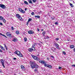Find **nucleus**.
Listing matches in <instances>:
<instances>
[{"instance_id":"obj_1","label":"nucleus","mask_w":75,"mask_h":75,"mask_svg":"<svg viewBox=\"0 0 75 75\" xmlns=\"http://www.w3.org/2000/svg\"><path fill=\"white\" fill-rule=\"evenodd\" d=\"M31 67L33 69H34V68H38V66L36 64L35 62H32V64H31Z\"/></svg>"},{"instance_id":"obj_12","label":"nucleus","mask_w":75,"mask_h":75,"mask_svg":"<svg viewBox=\"0 0 75 75\" xmlns=\"http://www.w3.org/2000/svg\"><path fill=\"white\" fill-rule=\"evenodd\" d=\"M28 51L29 52H32L33 50L31 48H30L28 49Z\"/></svg>"},{"instance_id":"obj_14","label":"nucleus","mask_w":75,"mask_h":75,"mask_svg":"<svg viewBox=\"0 0 75 75\" xmlns=\"http://www.w3.org/2000/svg\"><path fill=\"white\" fill-rule=\"evenodd\" d=\"M24 3L25 4L28 5V3L27 1H24Z\"/></svg>"},{"instance_id":"obj_41","label":"nucleus","mask_w":75,"mask_h":75,"mask_svg":"<svg viewBox=\"0 0 75 75\" xmlns=\"http://www.w3.org/2000/svg\"><path fill=\"white\" fill-rule=\"evenodd\" d=\"M31 14L32 15H33V14H34V12H33L31 13Z\"/></svg>"},{"instance_id":"obj_31","label":"nucleus","mask_w":75,"mask_h":75,"mask_svg":"<svg viewBox=\"0 0 75 75\" xmlns=\"http://www.w3.org/2000/svg\"><path fill=\"white\" fill-rule=\"evenodd\" d=\"M24 40L25 42H26V41H27V38H26L25 37L24 38Z\"/></svg>"},{"instance_id":"obj_32","label":"nucleus","mask_w":75,"mask_h":75,"mask_svg":"<svg viewBox=\"0 0 75 75\" xmlns=\"http://www.w3.org/2000/svg\"><path fill=\"white\" fill-rule=\"evenodd\" d=\"M48 67L49 68H52V66L50 65H49Z\"/></svg>"},{"instance_id":"obj_42","label":"nucleus","mask_w":75,"mask_h":75,"mask_svg":"<svg viewBox=\"0 0 75 75\" xmlns=\"http://www.w3.org/2000/svg\"><path fill=\"white\" fill-rule=\"evenodd\" d=\"M56 40L57 41H58V40H59V38H56Z\"/></svg>"},{"instance_id":"obj_55","label":"nucleus","mask_w":75,"mask_h":75,"mask_svg":"<svg viewBox=\"0 0 75 75\" xmlns=\"http://www.w3.org/2000/svg\"><path fill=\"white\" fill-rule=\"evenodd\" d=\"M2 36H3L4 37V36L5 35H4L2 34Z\"/></svg>"},{"instance_id":"obj_37","label":"nucleus","mask_w":75,"mask_h":75,"mask_svg":"<svg viewBox=\"0 0 75 75\" xmlns=\"http://www.w3.org/2000/svg\"><path fill=\"white\" fill-rule=\"evenodd\" d=\"M38 70V69H35V71H37Z\"/></svg>"},{"instance_id":"obj_22","label":"nucleus","mask_w":75,"mask_h":75,"mask_svg":"<svg viewBox=\"0 0 75 75\" xmlns=\"http://www.w3.org/2000/svg\"><path fill=\"white\" fill-rule=\"evenodd\" d=\"M45 31H43L42 33V35H45Z\"/></svg>"},{"instance_id":"obj_3","label":"nucleus","mask_w":75,"mask_h":75,"mask_svg":"<svg viewBox=\"0 0 75 75\" xmlns=\"http://www.w3.org/2000/svg\"><path fill=\"white\" fill-rule=\"evenodd\" d=\"M32 57L34 59L36 60V61H38V60H39V58L37 57L34 55H32Z\"/></svg>"},{"instance_id":"obj_29","label":"nucleus","mask_w":75,"mask_h":75,"mask_svg":"<svg viewBox=\"0 0 75 75\" xmlns=\"http://www.w3.org/2000/svg\"><path fill=\"white\" fill-rule=\"evenodd\" d=\"M21 13H25V11L23 10H22L21 11Z\"/></svg>"},{"instance_id":"obj_9","label":"nucleus","mask_w":75,"mask_h":75,"mask_svg":"<svg viewBox=\"0 0 75 75\" xmlns=\"http://www.w3.org/2000/svg\"><path fill=\"white\" fill-rule=\"evenodd\" d=\"M12 41L14 42H17V39L16 38H15L12 40Z\"/></svg>"},{"instance_id":"obj_2","label":"nucleus","mask_w":75,"mask_h":75,"mask_svg":"<svg viewBox=\"0 0 75 75\" xmlns=\"http://www.w3.org/2000/svg\"><path fill=\"white\" fill-rule=\"evenodd\" d=\"M14 54H16L18 56H19L20 57H23V55L22 54H21V52H20L19 51H16V52H14Z\"/></svg>"},{"instance_id":"obj_38","label":"nucleus","mask_w":75,"mask_h":75,"mask_svg":"<svg viewBox=\"0 0 75 75\" xmlns=\"http://www.w3.org/2000/svg\"><path fill=\"white\" fill-rule=\"evenodd\" d=\"M49 65H50L48 64H47V65H46L47 67H48L49 66Z\"/></svg>"},{"instance_id":"obj_53","label":"nucleus","mask_w":75,"mask_h":75,"mask_svg":"<svg viewBox=\"0 0 75 75\" xmlns=\"http://www.w3.org/2000/svg\"><path fill=\"white\" fill-rule=\"evenodd\" d=\"M40 31V29H38V31Z\"/></svg>"},{"instance_id":"obj_44","label":"nucleus","mask_w":75,"mask_h":75,"mask_svg":"<svg viewBox=\"0 0 75 75\" xmlns=\"http://www.w3.org/2000/svg\"><path fill=\"white\" fill-rule=\"evenodd\" d=\"M47 60H49V59H50V58H49V57H47Z\"/></svg>"},{"instance_id":"obj_7","label":"nucleus","mask_w":75,"mask_h":75,"mask_svg":"<svg viewBox=\"0 0 75 75\" xmlns=\"http://www.w3.org/2000/svg\"><path fill=\"white\" fill-rule=\"evenodd\" d=\"M28 33L29 34H32L33 33H34V31H33V30H30L29 31H28Z\"/></svg>"},{"instance_id":"obj_56","label":"nucleus","mask_w":75,"mask_h":75,"mask_svg":"<svg viewBox=\"0 0 75 75\" xmlns=\"http://www.w3.org/2000/svg\"><path fill=\"white\" fill-rule=\"evenodd\" d=\"M4 37H6V38H7V37H6V36L5 35L4 36Z\"/></svg>"},{"instance_id":"obj_39","label":"nucleus","mask_w":75,"mask_h":75,"mask_svg":"<svg viewBox=\"0 0 75 75\" xmlns=\"http://www.w3.org/2000/svg\"><path fill=\"white\" fill-rule=\"evenodd\" d=\"M44 66L45 67H47V64H44Z\"/></svg>"},{"instance_id":"obj_63","label":"nucleus","mask_w":75,"mask_h":75,"mask_svg":"<svg viewBox=\"0 0 75 75\" xmlns=\"http://www.w3.org/2000/svg\"><path fill=\"white\" fill-rule=\"evenodd\" d=\"M32 46H33V47H34V45H33Z\"/></svg>"},{"instance_id":"obj_60","label":"nucleus","mask_w":75,"mask_h":75,"mask_svg":"<svg viewBox=\"0 0 75 75\" xmlns=\"http://www.w3.org/2000/svg\"><path fill=\"white\" fill-rule=\"evenodd\" d=\"M34 47L33 46H32V47H31L32 48H34Z\"/></svg>"},{"instance_id":"obj_33","label":"nucleus","mask_w":75,"mask_h":75,"mask_svg":"<svg viewBox=\"0 0 75 75\" xmlns=\"http://www.w3.org/2000/svg\"><path fill=\"white\" fill-rule=\"evenodd\" d=\"M63 53L64 55H66V53L65 51H63Z\"/></svg>"},{"instance_id":"obj_35","label":"nucleus","mask_w":75,"mask_h":75,"mask_svg":"<svg viewBox=\"0 0 75 75\" xmlns=\"http://www.w3.org/2000/svg\"><path fill=\"white\" fill-rule=\"evenodd\" d=\"M11 29L12 30H14V27H12L11 28Z\"/></svg>"},{"instance_id":"obj_18","label":"nucleus","mask_w":75,"mask_h":75,"mask_svg":"<svg viewBox=\"0 0 75 75\" xmlns=\"http://www.w3.org/2000/svg\"><path fill=\"white\" fill-rule=\"evenodd\" d=\"M70 5L71 6V7H74V5H72V4L70 3Z\"/></svg>"},{"instance_id":"obj_21","label":"nucleus","mask_w":75,"mask_h":75,"mask_svg":"<svg viewBox=\"0 0 75 75\" xmlns=\"http://www.w3.org/2000/svg\"><path fill=\"white\" fill-rule=\"evenodd\" d=\"M2 20H3V22L4 23H6V20H5V19L3 18Z\"/></svg>"},{"instance_id":"obj_46","label":"nucleus","mask_w":75,"mask_h":75,"mask_svg":"<svg viewBox=\"0 0 75 75\" xmlns=\"http://www.w3.org/2000/svg\"><path fill=\"white\" fill-rule=\"evenodd\" d=\"M0 25H3V23H0Z\"/></svg>"},{"instance_id":"obj_25","label":"nucleus","mask_w":75,"mask_h":75,"mask_svg":"<svg viewBox=\"0 0 75 75\" xmlns=\"http://www.w3.org/2000/svg\"><path fill=\"white\" fill-rule=\"evenodd\" d=\"M9 37H12V35L11 34H9V35L8 36Z\"/></svg>"},{"instance_id":"obj_52","label":"nucleus","mask_w":75,"mask_h":75,"mask_svg":"<svg viewBox=\"0 0 75 75\" xmlns=\"http://www.w3.org/2000/svg\"><path fill=\"white\" fill-rule=\"evenodd\" d=\"M2 72V70H1L0 69V72Z\"/></svg>"},{"instance_id":"obj_13","label":"nucleus","mask_w":75,"mask_h":75,"mask_svg":"<svg viewBox=\"0 0 75 75\" xmlns=\"http://www.w3.org/2000/svg\"><path fill=\"white\" fill-rule=\"evenodd\" d=\"M35 18H40V16H35Z\"/></svg>"},{"instance_id":"obj_26","label":"nucleus","mask_w":75,"mask_h":75,"mask_svg":"<svg viewBox=\"0 0 75 75\" xmlns=\"http://www.w3.org/2000/svg\"><path fill=\"white\" fill-rule=\"evenodd\" d=\"M4 45L5 46V48H6V50H7V47L6 46V45Z\"/></svg>"},{"instance_id":"obj_58","label":"nucleus","mask_w":75,"mask_h":75,"mask_svg":"<svg viewBox=\"0 0 75 75\" xmlns=\"http://www.w3.org/2000/svg\"><path fill=\"white\" fill-rule=\"evenodd\" d=\"M44 30V29H41V31H42Z\"/></svg>"},{"instance_id":"obj_20","label":"nucleus","mask_w":75,"mask_h":75,"mask_svg":"<svg viewBox=\"0 0 75 75\" xmlns=\"http://www.w3.org/2000/svg\"><path fill=\"white\" fill-rule=\"evenodd\" d=\"M29 3H30L31 4H33V2H32V1L31 0H29L28 1Z\"/></svg>"},{"instance_id":"obj_51","label":"nucleus","mask_w":75,"mask_h":75,"mask_svg":"<svg viewBox=\"0 0 75 75\" xmlns=\"http://www.w3.org/2000/svg\"><path fill=\"white\" fill-rule=\"evenodd\" d=\"M51 57H52V58H54V56H51Z\"/></svg>"},{"instance_id":"obj_23","label":"nucleus","mask_w":75,"mask_h":75,"mask_svg":"<svg viewBox=\"0 0 75 75\" xmlns=\"http://www.w3.org/2000/svg\"><path fill=\"white\" fill-rule=\"evenodd\" d=\"M18 10H19V11H22V9H21V8H19L18 9Z\"/></svg>"},{"instance_id":"obj_6","label":"nucleus","mask_w":75,"mask_h":75,"mask_svg":"<svg viewBox=\"0 0 75 75\" xmlns=\"http://www.w3.org/2000/svg\"><path fill=\"white\" fill-rule=\"evenodd\" d=\"M1 62L2 65L3 66L4 68H5V66H4V60L2 59H1L0 60Z\"/></svg>"},{"instance_id":"obj_61","label":"nucleus","mask_w":75,"mask_h":75,"mask_svg":"<svg viewBox=\"0 0 75 75\" xmlns=\"http://www.w3.org/2000/svg\"><path fill=\"white\" fill-rule=\"evenodd\" d=\"M54 50H56V49L55 48H54Z\"/></svg>"},{"instance_id":"obj_64","label":"nucleus","mask_w":75,"mask_h":75,"mask_svg":"<svg viewBox=\"0 0 75 75\" xmlns=\"http://www.w3.org/2000/svg\"><path fill=\"white\" fill-rule=\"evenodd\" d=\"M53 52H55L54 51V50H53Z\"/></svg>"},{"instance_id":"obj_5","label":"nucleus","mask_w":75,"mask_h":75,"mask_svg":"<svg viewBox=\"0 0 75 75\" xmlns=\"http://www.w3.org/2000/svg\"><path fill=\"white\" fill-rule=\"evenodd\" d=\"M0 7L3 9H5V8H6V6L2 4H0Z\"/></svg>"},{"instance_id":"obj_4","label":"nucleus","mask_w":75,"mask_h":75,"mask_svg":"<svg viewBox=\"0 0 75 75\" xmlns=\"http://www.w3.org/2000/svg\"><path fill=\"white\" fill-rule=\"evenodd\" d=\"M16 16L18 18V19H19L20 20H22V18L21 17V16L20 14H16Z\"/></svg>"},{"instance_id":"obj_50","label":"nucleus","mask_w":75,"mask_h":75,"mask_svg":"<svg viewBox=\"0 0 75 75\" xmlns=\"http://www.w3.org/2000/svg\"><path fill=\"white\" fill-rule=\"evenodd\" d=\"M0 52H2V50H1L0 49Z\"/></svg>"},{"instance_id":"obj_34","label":"nucleus","mask_w":75,"mask_h":75,"mask_svg":"<svg viewBox=\"0 0 75 75\" xmlns=\"http://www.w3.org/2000/svg\"><path fill=\"white\" fill-rule=\"evenodd\" d=\"M55 24L56 25H58V22H55Z\"/></svg>"},{"instance_id":"obj_16","label":"nucleus","mask_w":75,"mask_h":75,"mask_svg":"<svg viewBox=\"0 0 75 75\" xmlns=\"http://www.w3.org/2000/svg\"><path fill=\"white\" fill-rule=\"evenodd\" d=\"M74 48V45H71L70 46L71 48Z\"/></svg>"},{"instance_id":"obj_24","label":"nucleus","mask_w":75,"mask_h":75,"mask_svg":"<svg viewBox=\"0 0 75 75\" xmlns=\"http://www.w3.org/2000/svg\"><path fill=\"white\" fill-rule=\"evenodd\" d=\"M10 33L9 32H8L6 33V35L7 36H8L10 34Z\"/></svg>"},{"instance_id":"obj_40","label":"nucleus","mask_w":75,"mask_h":75,"mask_svg":"<svg viewBox=\"0 0 75 75\" xmlns=\"http://www.w3.org/2000/svg\"><path fill=\"white\" fill-rule=\"evenodd\" d=\"M57 49H59V46H57L56 47Z\"/></svg>"},{"instance_id":"obj_30","label":"nucleus","mask_w":75,"mask_h":75,"mask_svg":"<svg viewBox=\"0 0 75 75\" xmlns=\"http://www.w3.org/2000/svg\"><path fill=\"white\" fill-rule=\"evenodd\" d=\"M32 1L33 3H35L37 1V0H32Z\"/></svg>"},{"instance_id":"obj_43","label":"nucleus","mask_w":75,"mask_h":75,"mask_svg":"<svg viewBox=\"0 0 75 75\" xmlns=\"http://www.w3.org/2000/svg\"><path fill=\"white\" fill-rule=\"evenodd\" d=\"M50 38V37H48V36H47L46 37V38L47 39H48V38Z\"/></svg>"},{"instance_id":"obj_62","label":"nucleus","mask_w":75,"mask_h":75,"mask_svg":"<svg viewBox=\"0 0 75 75\" xmlns=\"http://www.w3.org/2000/svg\"><path fill=\"white\" fill-rule=\"evenodd\" d=\"M32 46H33V47H34V45H33Z\"/></svg>"},{"instance_id":"obj_36","label":"nucleus","mask_w":75,"mask_h":75,"mask_svg":"<svg viewBox=\"0 0 75 75\" xmlns=\"http://www.w3.org/2000/svg\"><path fill=\"white\" fill-rule=\"evenodd\" d=\"M28 23H29V22H28V21L26 24V25H28Z\"/></svg>"},{"instance_id":"obj_59","label":"nucleus","mask_w":75,"mask_h":75,"mask_svg":"<svg viewBox=\"0 0 75 75\" xmlns=\"http://www.w3.org/2000/svg\"><path fill=\"white\" fill-rule=\"evenodd\" d=\"M74 52H75V48L74 49Z\"/></svg>"},{"instance_id":"obj_54","label":"nucleus","mask_w":75,"mask_h":75,"mask_svg":"<svg viewBox=\"0 0 75 75\" xmlns=\"http://www.w3.org/2000/svg\"><path fill=\"white\" fill-rule=\"evenodd\" d=\"M2 33H0V35H2Z\"/></svg>"},{"instance_id":"obj_8","label":"nucleus","mask_w":75,"mask_h":75,"mask_svg":"<svg viewBox=\"0 0 75 75\" xmlns=\"http://www.w3.org/2000/svg\"><path fill=\"white\" fill-rule=\"evenodd\" d=\"M39 62L40 63H42V64H46V62H45V61L43 60L40 61Z\"/></svg>"},{"instance_id":"obj_27","label":"nucleus","mask_w":75,"mask_h":75,"mask_svg":"<svg viewBox=\"0 0 75 75\" xmlns=\"http://www.w3.org/2000/svg\"><path fill=\"white\" fill-rule=\"evenodd\" d=\"M4 18L2 17V16H0V20H2Z\"/></svg>"},{"instance_id":"obj_28","label":"nucleus","mask_w":75,"mask_h":75,"mask_svg":"<svg viewBox=\"0 0 75 75\" xmlns=\"http://www.w3.org/2000/svg\"><path fill=\"white\" fill-rule=\"evenodd\" d=\"M16 33L17 34H19V33H20L19 32V31H17L16 32Z\"/></svg>"},{"instance_id":"obj_57","label":"nucleus","mask_w":75,"mask_h":75,"mask_svg":"<svg viewBox=\"0 0 75 75\" xmlns=\"http://www.w3.org/2000/svg\"><path fill=\"white\" fill-rule=\"evenodd\" d=\"M27 8H25V11H26L27 10Z\"/></svg>"},{"instance_id":"obj_49","label":"nucleus","mask_w":75,"mask_h":75,"mask_svg":"<svg viewBox=\"0 0 75 75\" xmlns=\"http://www.w3.org/2000/svg\"><path fill=\"white\" fill-rule=\"evenodd\" d=\"M72 67H75V65H74V64L72 65Z\"/></svg>"},{"instance_id":"obj_47","label":"nucleus","mask_w":75,"mask_h":75,"mask_svg":"<svg viewBox=\"0 0 75 75\" xmlns=\"http://www.w3.org/2000/svg\"><path fill=\"white\" fill-rule=\"evenodd\" d=\"M61 68H62V67H59V68H58V69H61Z\"/></svg>"},{"instance_id":"obj_17","label":"nucleus","mask_w":75,"mask_h":75,"mask_svg":"<svg viewBox=\"0 0 75 75\" xmlns=\"http://www.w3.org/2000/svg\"><path fill=\"white\" fill-rule=\"evenodd\" d=\"M32 50V51H35V47H33L32 48H31Z\"/></svg>"},{"instance_id":"obj_11","label":"nucleus","mask_w":75,"mask_h":75,"mask_svg":"<svg viewBox=\"0 0 75 75\" xmlns=\"http://www.w3.org/2000/svg\"><path fill=\"white\" fill-rule=\"evenodd\" d=\"M0 47L1 48V49L2 50H4V51H5V49L3 47V46H2L1 45H0Z\"/></svg>"},{"instance_id":"obj_15","label":"nucleus","mask_w":75,"mask_h":75,"mask_svg":"<svg viewBox=\"0 0 75 75\" xmlns=\"http://www.w3.org/2000/svg\"><path fill=\"white\" fill-rule=\"evenodd\" d=\"M21 68L22 69H24V66L23 65H21Z\"/></svg>"},{"instance_id":"obj_19","label":"nucleus","mask_w":75,"mask_h":75,"mask_svg":"<svg viewBox=\"0 0 75 75\" xmlns=\"http://www.w3.org/2000/svg\"><path fill=\"white\" fill-rule=\"evenodd\" d=\"M31 20H32V18H30L28 19V21L30 22V21H31Z\"/></svg>"},{"instance_id":"obj_10","label":"nucleus","mask_w":75,"mask_h":75,"mask_svg":"<svg viewBox=\"0 0 75 75\" xmlns=\"http://www.w3.org/2000/svg\"><path fill=\"white\" fill-rule=\"evenodd\" d=\"M54 45H55L56 47H59V45L57 43H54L53 44Z\"/></svg>"},{"instance_id":"obj_45","label":"nucleus","mask_w":75,"mask_h":75,"mask_svg":"<svg viewBox=\"0 0 75 75\" xmlns=\"http://www.w3.org/2000/svg\"><path fill=\"white\" fill-rule=\"evenodd\" d=\"M54 18H51V19L52 20H54Z\"/></svg>"},{"instance_id":"obj_48","label":"nucleus","mask_w":75,"mask_h":75,"mask_svg":"<svg viewBox=\"0 0 75 75\" xmlns=\"http://www.w3.org/2000/svg\"><path fill=\"white\" fill-rule=\"evenodd\" d=\"M13 59H14V60H16V59H17V58H14Z\"/></svg>"}]
</instances>
